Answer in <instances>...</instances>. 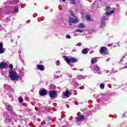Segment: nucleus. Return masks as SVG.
I'll return each mask as SVG.
<instances>
[{
	"mask_svg": "<svg viewBox=\"0 0 127 127\" xmlns=\"http://www.w3.org/2000/svg\"><path fill=\"white\" fill-rule=\"evenodd\" d=\"M65 38H66V39H70V38H72V37L71 36H70V35H66Z\"/></svg>",
	"mask_w": 127,
	"mask_h": 127,
	"instance_id": "obj_25",
	"label": "nucleus"
},
{
	"mask_svg": "<svg viewBox=\"0 0 127 127\" xmlns=\"http://www.w3.org/2000/svg\"><path fill=\"white\" fill-rule=\"evenodd\" d=\"M56 65H57V66H59V65H60V61H57L56 62Z\"/></svg>",
	"mask_w": 127,
	"mask_h": 127,
	"instance_id": "obj_30",
	"label": "nucleus"
},
{
	"mask_svg": "<svg viewBox=\"0 0 127 127\" xmlns=\"http://www.w3.org/2000/svg\"><path fill=\"white\" fill-rule=\"evenodd\" d=\"M92 68L94 71H96V72H98V71L100 70V67L97 65H94Z\"/></svg>",
	"mask_w": 127,
	"mask_h": 127,
	"instance_id": "obj_17",
	"label": "nucleus"
},
{
	"mask_svg": "<svg viewBox=\"0 0 127 127\" xmlns=\"http://www.w3.org/2000/svg\"><path fill=\"white\" fill-rule=\"evenodd\" d=\"M9 68H10V69H12L13 68V65H12V64H10L9 65Z\"/></svg>",
	"mask_w": 127,
	"mask_h": 127,
	"instance_id": "obj_31",
	"label": "nucleus"
},
{
	"mask_svg": "<svg viewBox=\"0 0 127 127\" xmlns=\"http://www.w3.org/2000/svg\"><path fill=\"white\" fill-rule=\"evenodd\" d=\"M126 88H127V86H126Z\"/></svg>",
	"mask_w": 127,
	"mask_h": 127,
	"instance_id": "obj_46",
	"label": "nucleus"
},
{
	"mask_svg": "<svg viewBox=\"0 0 127 127\" xmlns=\"http://www.w3.org/2000/svg\"><path fill=\"white\" fill-rule=\"evenodd\" d=\"M18 12V7H15L14 9L13 13H17Z\"/></svg>",
	"mask_w": 127,
	"mask_h": 127,
	"instance_id": "obj_21",
	"label": "nucleus"
},
{
	"mask_svg": "<svg viewBox=\"0 0 127 127\" xmlns=\"http://www.w3.org/2000/svg\"><path fill=\"white\" fill-rule=\"evenodd\" d=\"M71 1V3L72 4H75V3H76V0H70Z\"/></svg>",
	"mask_w": 127,
	"mask_h": 127,
	"instance_id": "obj_27",
	"label": "nucleus"
},
{
	"mask_svg": "<svg viewBox=\"0 0 127 127\" xmlns=\"http://www.w3.org/2000/svg\"><path fill=\"white\" fill-rule=\"evenodd\" d=\"M110 9H111V7H107L106 8V12L105 13V14L107 16L110 15V14H112V13H114L115 12V11L114 10L110 11Z\"/></svg>",
	"mask_w": 127,
	"mask_h": 127,
	"instance_id": "obj_7",
	"label": "nucleus"
},
{
	"mask_svg": "<svg viewBox=\"0 0 127 127\" xmlns=\"http://www.w3.org/2000/svg\"><path fill=\"white\" fill-rule=\"evenodd\" d=\"M69 25H70V26H72V22H70L69 20Z\"/></svg>",
	"mask_w": 127,
	"mask_h": 127,
	"instance_id": "obj_34",
	"label": "nucleus"
},
{
	"mask_svg": "<svg viewBox=\"0 0 127 127\" xmlns=\"http://www.w3.org/2000/svg\"><path fill=\"white\" fill-rule=\"evenodd\" d=\"M100 52L102 55H107L108 54V49L106 47H101Z\"/></svg>",
	"mask_w": 127,
	"mask_h": 127,
	"instance_id": "obj_6",
	"label": "nucleus"
},
{
	"mask_svg": "<svg viewBox=\"0 0 127 127\" xmlns=\"http://www.w3.org/2000/svg\"><path fill=\"white\" fill-rule=\"evenodd\" d=\"M69 13L70 15L72 16V17H74V18H75V19H74L71 17H69V22H72V23H78V22H79V19H78L77 17H75V14L73 13V11H72L71 10H70Z\"/></svg>",
	"mask_w": 127,
	"mask_h": 127,
	"instance_id": "obj_2",
	"label": "nucleus"
},
{
	"mask_svg": "<svg viewBox=\"0 0 127 127\" xmlns=\"http://www.w3.org/2000/svg\"><path fill=\"white\" fill-rule=\"evenodd\" d=\"M4 88L5 89H8V88H9V86H8V85L4 84Z\"/></svg>",
	"mask_w": 127,
	"mask_h": 127,
	"instance_id": "obj_29",
	"label": "nucleus"
},
{
	"mask_svg": "<svg viewBox=\"0 0 127 127\" xmlns=\"http://www.w3.org/2000/svg\"><path fill=\"white\" fill-rule=\"evenodd\" d=\"M63 0V1H64V2L65 1V0Z\"/></svg>",
	"mask_w": 127,
	"mask_h": 127,
	"instance_id": "obj_40",
	"label": "nucleus"
},
{
	"mask_svg": "<svg viewBox=\"0 0 127 127\" xmlns=\"http://www.w3.org/2000/svg\"><path fill=\"white\" fill-rule=\"evenodd\" d=\"M13 4H17V5H20V2L18 0H15L12 1Z\"/></svg>",
	"mask_w": 127,
	"mask_h": 127,
	"instance_id": "obj_16",
	"label": "nucleus"
},
{
	"mask_svg": "<svg viewBox=\"0 0 127 127\" xmlns=\"http://www.w3.org/2000/svg\"><path fill=\"white\" fill-rule=\"evenodd\" d=\"M100 87L102 89H104L105 88V84H104V83H101L100 85Z\"/></svg>",
	"mask_w": 127,
	"mask_h": 127,
	"instance_id": "obj_24",
	"label": "nucleus"
},
{
	"mask_svg": "<svg viewBox=\"0 0 127 127\" xmlns=\"http://www.w3.org/2000/svg\"><path fill=\"white\" fill-rule=\"evenodd\" d=\"M98 74H99V72H97Z\"/></svg>",
	"mask_w": 127,
	"mask_h": 127,
	"instance_id": "obj_45",
	"label": "nucleus"
},
{
	"mask_svg": "<svg viewBox=\"0 0 127 127\" xmlns=\"http://www.w3.org/2000/svg\"><path fill=\"white\" fill-rule=\"evenodd\" d=\"M113 46V44H109L108 45V46L109 47H111V46Z\"/></svg>",
	"mask_w": 127,
	"mask_h": 127,
	"instance_id": "obj_33",
	"label": "nucleus"
},
{
	"mask_svg": "<svg viewBox=\"0 0 127 127\" xmlns=\"http://www.w3.org/2000/svg\"><path fill=\"white\" fill-rule=\"evenodd\" d=\"M37 69L41 71H44V65L41 64L37 65Z\"/></svg>",
	"mask_w": 127,
	"mask_h": 127,
	"instance_id": "obj_14",
	"label": "nucleus"
},
{
	"mask_svg": "<svg viewBox=\"0 0 127 127\" xmlns=\"http://www.w3.org/2000/svg\"><path fill=\"white\" fill-rule=\"evenodd\" d=\"M81 52L83 54H87L88 53V50L87 49H84L82 50Z\"/></svg>",
	"mask_w": 127,
	"mask_h": 127,
	"instance_id": "obj_20",
	"label": "nucleus"
},
{
	"mask_svg": "<svg viewBox=\"0 0 127 127\" xmlns=\"http://www.w3.org/2000/svg\"><path fill=\"white\" fill-rule=\"evenodd\" d=\"M65 97H67V98H69L70 97V92L68 91H66L64 94Z\"/></svg>",
	"mask_w": 127,
	"mask_h": 127,
	"instance_id": "obj_19",
	"label": "nucleus"
},
{
	"mask_svg": "<svg viewBox=\"0 0 127 127\" xmlns=\"http://www.w3.org/2000/svg\"><path fill=\"white\" fill-rule=\"evenodd\" d=\"M47 93H48V92L47 91V90L45 89L39 91V94L40 96H46V95H47Z\"/></svg>",
	"mask_w": 127,
	"mask_h": 127,
	"instance_id": "obj_8",
	"label": "nucleus"
},
{
	"mask_svg": "<svg viewBox=\"0 0 127 127\" xmlns=\"http://www.w3.org/2000/svg\"><path fill=\"white\" fill-rule=\"evenodd\" d=\"M85 119V116L84 115H81L80 116H78L76 117L77 121H78V122H80L81 121H83V120Z\"/></svg>",
	"mask_w": 127,
	"mask_h": 127,
	"instance_id": "obj_12",
	"label": "nucleus"
},
{
	"mask_svg": "<svg viewBox=\"0 0 127 127\" xmlns=\"http://www.w3.org/2000/svg\"><path fill=\"white\" fill-rule=\"evenodd\" d=\"M11 42H12V40H11Z\"/></svg>",
	"mask_w": 127,
	"mask_h": 127,
	"instance_id": "obj_43",
	"label": "nucleus"
},
{
	"mask_svg": "<svg viewBox=\"0 0 127 127\" xmlns=\"http://www.w3.org/2000/svg\"><path fill=\"white\" fill-rule=\"evenodd\" d=\"M76 82V79H73L72 81H71V84L72 86H74V87H78L79 86V84H78L77 82Z\"/></svg>",
	"mask_w": 127,
	"mask_h": 127,
	"instance_id": "obj_13",
	"label": "nucleus"
},
{
	"mask_svg": "<svg viewBox=\"0 0 127 127\" xmlns=\"http://www.w3.org/2000/svg\"><path fill=\"white\" fill-rule=\"evenodd\" d=\"M48 94L49 96H50L52 99H55V98H56V95H57L55 90H50Z\"/></svg>",
	"mask_w": 127,
	"mask_h": 127,
	"instance_id": "obj_5",
	"label": "nucleus"
},
{
	"mask_svg": "<svg viewBox=\"0 0 127 127\" xmlns=\"http://www.w3.org/2000/svg\"><path fill=\"white\" fill-rule=\"evenodd\" d=\"M4 52V49H3V44L0 43V54H2Z\"/></svg>",
	"mask_w": 127,
	"mask_h": 127,
	"instance_id": "obj_11",
	"label": "nucleus"
},
{
	"mask_svg": "<svg viewBox=\"0 0 127 127\" xmlns=\"http://www.w3.org/2000/svg\"><path fill=\"white\" fill-rule=\"evenodd\" d=\"M19 102L20 103H22V102H23V99L22 98H21V97H20L19 98Z\"/></svg>",
	"mask_w": 127,
	"mask_h": 127,
	"instance_id": "obj_28",
	"label": "nucleus"
},
{
	"mask_svg": "<svg viewBox=\"0 0 127 127\" xmlns=\"http://www.w3.org/2000/svg\"><path fill=\"white\" fill-rule=\"evenodd\" d=\"M80 71H83V69H80Z\"/></svg>",
	"mask_w": 127,
	"mask_h": 127,
	"instance_id": "obj_38",
	"label": "nucleus"
},
{
	"mask_svg": "<svg viewBox=\"0 0 127 127\" xmlns=\"http://www.w3.org/2000/svg\"><path fill=\"white\" fill-rule=\"evenodd\" d=\"M98 61V59L97 58H93L92 59L91 63V64H94V63H96Z\"/></svg>",
	"mask_w": 127,
	"mask_h": 127,
	"instance_id": "obj_15",
	"label": "nucleus"
},
{
	"mask_svg": "<svg viewBox=\"0 0 127 127\" xmlns=\"http://www.w3.org/2000/svg\"><path fill=\"white\" fill-rule=\"evenodd\" d=\"M7 66V64L5 62H2L0 64V69H3Z\"/></svg>",
	"mask_w": 127,
	"mask_h": 127,
	"instance_id": "obj_10",
	"label": "nucleus"
},
{
	"mask_svg": "<svg viewBox=\"0 0 127 127\" xmlns=\"http://www.w3.org/2000/svg\"><path fill=\"white\" fill-rule=\"evenodd\" d=\"M125 91H127V89H125Z\"/></svg>",
	"mask_w": 127,
	"mask_h": 127,
	"instance_id": "obj_42",
	"label": "nucleus"
},
{
	"mask_svg": "<svg viewBox=\"0 0 127 127\" xmlns=\"http://www.w3.org/2000/svg\"><path fill=\"white\" fill-rule=\"evenodd\" d=\"M81 45H82V43H78L76 45L77 46H79V47L81 46Z\"/></svg>",
	"mask_w": 127,
	"mask_h": 127,
	"instance_id": "obj_32",
	"label": "nucleus"
},
{
	"mask_svg": "<svg viewBox=\"0 0 127 127\" xmlns=\"http://www.w3.org/2000/svg\"><path fill=\"white\" fill-rule=\"evenodd\" d=\"M9 77L12 81H14V80H17V79H18V75L16 72L12 70H10L9 71Z\"/></svg>",
	"mask_w": 127,
	"mask_h": 127,
	"instance_id": "obj_1",
	"label": "nucleus"
},
{
	"mask_svg": "<svg viewBox=\"0 0 127 127\" xmlns=\"http://www.w3.org/2000/svg\"><path fill=\"white\" fill-rule=\"evenodd\" d=\"M78 28H85L86 27V26H85V24L83 23H80L78 25Z\"/></svg>",
	"mask_w": 127,
	"mask_h": 127,
	"instance_id": "obj_18",
	"label": "nucleus"
},
{
	"mask_svg": "<svg viewBox=\"0 0 127 127\" xmlns=\"http://www.w3.org/2000/svg\"><path fill=\"white\" fill-rule=\"evenodd\" d=\"M69 77L71 78V77H72V75L69 76Z\"/></svg>",
	"mask_w": 127,
	"mask_h": 127,
	"instance_id": "obj_41",
	"label": "nucleus"
},
{
	"mask_svg": "<svg viewBox=\"0 0 127 127\" xmlns=\"http://www.w3.org/2000/svg\"><path fill=\"white\" fill-rule=\"evenodd\" d=\"M126 68H127V66L123 67L122 69H126Z\"/></svg>",
	"mask_w": 127,
	"mask_h": 127,
	"instance_id": "obj_36",
	"label": "nucleus"
},
{
	"mask_svg": "<svg viewBox=\"0 0 127 127\" xmlns=\"http://www.w3.org/2000/svg\"><path fill=\"white\" fill-rule=\"evenodd\" d=\"M86 19L87 20H89V21H91V17L90 16V15H86Z\"/></svg>",
	"mask_w": 127,
	"mask_h": 127,
	"instance_id": "obj_23",
	"label": "nucleus"
},
{
	"mask_svg": "<svg viewBox=\"0 0 127 127\" xmlns=\"http://www.w3.org/2000/svg\"><path fill=\"white\" fill-rule=\"evenodd\" d=\"M74 31L75 32H80V33H83V31L81 30H75Z\"/></svg>",
	"mask_w": 127,
	"mask_h": 127,
	"instance_id": "obj_26",
	"label": "nucleus"
},
{
	"mask_svg": "<svg viewBox=\"0 0 127 127\" xmlns=\"http://www.w3.org/2000/svg\"><path fill=\"white\" fill-rule=\"evenodd\" d=\"M11 42H12V40H11Z\"/></svg>",
	"mask_w": 127,
	"mask_h": 127,
	"instance_id": "obj_44",
	"label": "nucleus"
},
{
	"mask_svg": "<svg viewBox=\"0 0 127 127\" xmlns=\"http://www.w3.org/2000/svg\"><path fill=\"white\" fill-rule=\"evenodd\" d=\"M109 16H104L102 19L101 23L100 24V27H105V26H106L105 21H106V20H109Z\"/></svg>",
	"mask_w": 127,
	"mask_h": 127,
	"instance_id": "obj_4",
	"label": "nucleus"
},
{
	"mask_svg": "<svg viewBox=\"0 0 127 127\" xmlns=\"http://www.w3.org/2000/svg\"><path fill=\"white\" fill-rule=\"evenodd\" d=\"M6 105V109L9 112V113H11L12 112V106L9 104H5Z\"/></svg>",
	"mask_w": 127,
	"mask_h": 127,
	"instance_id": "obj_9",
	"label": "nucleus"
},
{
	"mask_svg": "<svg viewBox=\"0 0 127 127\" xmlns=\"http://www.w3.org/2000/svg\"><path fill=\"white\" fill-rule=\"evenodd\" d=\"M73 70H76V68H73Z\"/></svg>",
	"mask_w": 127,
	"mask_h": 127,
	"instance_id": "obj_39",
	"label": "nucleus"
},
{
	"mask_svg": "<svg viewBox=\"0 0 127 127\" xmlns=\"http://www.w3.org/2000/svg\"><path fill=\"white\" fill-rule=\"evenodd\" d=\"M49 120H51V118L50 117H49Z\"/></svg>",
	"mask_w": 127,
	"mask_h": 127,
	"instance_id": "obj_37",
	"label": "nucleus"
},
{
	"mask_svg": "<svg viewBox=\"0 0 127 127\" xmlns=\"http://www.w3.org/2000/svg\"><path fill=\"white\" fill-rule=\"evenodd\" d=\"M110 58L107 59L106 60V62H108V61H109L110 60Z\"/></svg>",
	"mask_w": 127,
	"mask_h": 127,
	"instance_id": "obj_35",
	"label": "nucleus"
},
{
	"mask_svg": "<svg viewBox=\"0 0 127 127\" xmlns=\"http://www.w3.org/2000/svg\"><path fill=\"white\" fill-rule=\"evenodd\" d=\"M64 60L66 61V63H67V64H68V65H70V64L71 63V62H72V63H76V62H77L78 61V60L74 58L68 59V57L64 56Z\"/></svg>",
	"mask_w": 127,
	"mask_h": 127,
	"instance_id": "obj_3",
	"label": "nucleus"
},
{
	"mask_svg": "<svg viewBox=\"0 0 127 127\" xmlns=\"http://www.w3.org/2000/svg\"><path fill=\"white\" fill-rule=\"evenodd\" d=\"M77 80H82L83 79V75H79L77 76Z\"/></svg>",
	"mask_w": 127,
	"mask_h": 127,
	"instance_id": "obj_22",
	"label": "nucleus"
}]
</instances>
